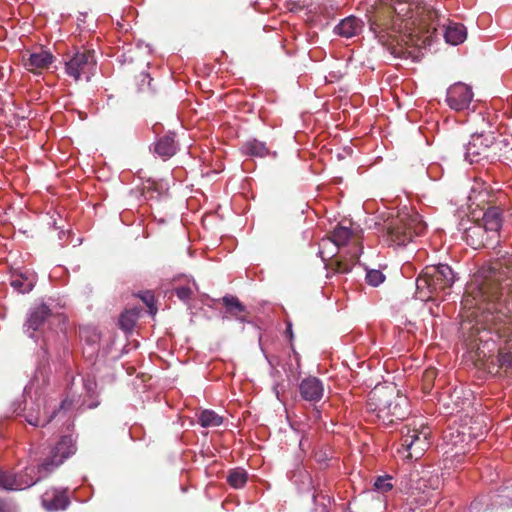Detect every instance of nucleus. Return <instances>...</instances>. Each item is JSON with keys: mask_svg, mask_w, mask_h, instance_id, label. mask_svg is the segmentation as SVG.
<instances>
[{"mask_svg": "<svg viewBox=\"0 0 512 512\" xmlns=\"http://www.w3.org/2000/svg\"><path fill=\"white\" fill-rule=\"evenodd\" d=\"M414 10L407 1L397 0L392 4L381 6L370 18V29L383 45L401 46L406 43L404 30L415 25Z\"/></svg>", "mask_w": 512, "mask_h": 512, "instance_id": "1", "label": "nucleus"}, {"mask_svg": "<svg viewBox=\"0 0 512 512\" xmlns=\"http://www.w3.org/2000/svg\"><path fill=\"white\" fill-rule=\"evenodd\" d=\"M367 410L383 425L404 420L410 413L409 399L394 388H375L369 394Z\"/></svg>", "mask_w": 512, "mask_h": 512, "instance_id": "2", "label": "nucleus"}, {"mask_svg": "<svg viewBox=\"0 0 512 512\" xmlns=\"http://www.w3.org/2000/svg\"><path fill=\"white\" fill-rule=\"evenodd\" d=\"M495 312L490 308H485L480 312L478 322L484 325L485 329L495 332L501 344L498 353V365L506 373L512 374V316L503 309L493 306Z\"/></svg>", "mask_w": 512, "mask_h": 512, "instance_id": "3", "label": "nucleus"}, {"mask_svg": "<svg viewBox=\"0 0 512 512\" xmlns=\"http://www.w3.org/2000/svg\"><path fill=\"white\" fill-rule=\"evenodd\" d=\"M329 238L337 249L344 246L349 247L344 255L345 260L332 261L330 264L337 273H349L362 252L361 231L340 223L334 228Z\"/></svg>", "mask_w": 512, "mask_h": 512, "instance_id": "4", "label": "nucleus"}, {"mask_svg": "<svg viewBox=\"0 0 512 512\" xmlns=\"http://www.w3.org/2000/svg\"><path fill=\"white\" fill-rule=\"evenodd\" d=\"M455 275L446 264L426 266L416 279V296L421 301L445 292L454 283Z\"/></svg>", "mask_w": 512, "mask_h": 512, "instance_id": "5", "label": "nucleus"}, {"mask_svg": "<svg viewBox=\"0 0 512 512\" xmlns=\"http://www.w3.org/2000/svg\"><path fill=\"white\" fill-rule=\"evenodd\" d=\"M387 241L395 246H406L426 230V223L415 211H402L387 224Z\"/></svg>", "mask_w": 512, "mask_h": 512, "instance_id": "6", "label": "nucleus"}, {"mask_svg": "<svg viewBox=\"0 0 512 512\" xmlns=\"http://www.w3.org/2000/svg\"><path fill=\"white\" fill-rule=\"evenodd\" d=\"M431 431L423 423L413 421L401 430V447L399 452H406V458L419 459L430 447Z\"/></svg>", "mask_w": 512, "mask_h": 512, "instance_id": "7", "label": "nucleus"}, {"mask_svg": "<svg viewBox=\"0 0 512 512\" xmlns=\"http://www.w3.org/2000/svg\"><path fill=\"white\" fill-rule=\"evenodd\" d=\"M97 61L93 50L76 51L64 58V69L68 77L74 81H90L95 74Z\"/></svg>", "mask_w": 512, "mask_h": 512, "instance_id": "8", "label": "nucleus"}, {"mask_svg": "<svg viewBox=\"0 0 512 512\" xmlns=\"http://www.w3.org/2000/svg\"><path fill=\"white\" fill-rule=\"evenodd\" d=\"M76 444L72 435H64L60 437L49 448V452L45 460L39 465L38 470L51 472L60 466L67 458L75 454Z\"/></svg>", "mask_w": 512, "mask_h": 512, "instance_id": "9", "label": "nucleus"}, {"mask_svg": "<svg viewBox=\"0 0 512 512\" xmlns=\"http://www.w3.org/2000/svg\"><path fill=\"white\" fill-rule=\"evenodd\" d=\"M496 138L493 132L474 133L466 145L465 159L470 163H479L492 156Z\"/></svg>", "mask_w": 512, "mask_h": 512, "instance_id": "10", "label": "nucleus"}, {"mask_svg": "<svg viewBox=\"0 0 512 512\" xmlns=\"http://www.w3.org/2000/svg\"><path fill=\"white\" fill-rule=\"evenodd\" d=\"M38 468L39 465H31L25 467L19 474L7 472L8 490H23L29 488L50 473L45 470L39 471Z\"/></svg>", "mask_w": 512, "mask_h": 512, "instance_id": "11", "label": "nucleus"}, {"mask_svg": "<svg viewBox=\"0 0 512 512\" xmlns=\"http://www.w3.org/2000/svg\"><path fill=\"white\" fill-rule=\"evenodd\" d=\"M473 99L471 88L463 83H456L447 90L446 102L455 111L468 109Z\"/></svg>", "mask_w": 512, "mask_h": 512, "instance_id": "12", "label": "nucleus"}, {"mask_svg": "<svg viewBox=\"0 0 512 512\" xmlns=\"http://www.w3.org/2000/svg\"><path fill=\"white\" fill-rule=\"evenodd\" d=\"M41 503L44 509L50 512L65 510L70 504L68 491L55 487L48 488L41 496Z\"/></svg>", "mask_w": 512, "mask_h": 512, "instance_id": "13", "label": "nucleus"}, {"mask_svg": "<svg viewBox=\"0 0 512 512\" xmlns=\"http://www.w3.org/2000/svg\"><path fill=\"white\" fill-rule=\"evenodd\" d=\"M225 308L224 318H234L241 323H249L250 313L246 306L234 295L227 294L221 299Z\"/></svg>", "mask_w": 512, "mask_h": 512, "instance_id": "14", "label": "nucleus"}, {"mask_svg": "<svg viewBox=\"0 0 512 512\" xmlns=\"http://www.w3.org/2000/svg\"><path fill=\"white\" fill-rule=\"evenodd\" d=\"M299 393L303 400L310 403H316L323 397V383L317 377H306L299 383Z\"/></svg>", "mask_w": 512, "mask_h": 512, "instance_id": "15", "label": "nucleus"}, {"mask_svg": "<svg viewBox=\"0 0 512 512\" xmlns=\"http://www.w3.org/2000/svg\"><path fill=\"white\" fill-rule=\"evenodd\" d=\"M44 405V412L41 414L40 410L37 409L36 412L32 410H27L25 414L26 421L35 427H43L47 425L56 415V404L51 400H42ZM37 408L40 407V402L37 404Z\"/></svg>", "mask_w": 512, "mask_h": 512, "instance_id": "16", "label": "nucleus"}, {"mask_svg": "<svg viewBox=\"0 0 512 512\" xmlns=\"http://www.w3.org/2000/svg\"><path fill=\"white\" fill-rule=\"evenodd\" d=\"M464 239L468 245L474 249H479L489 245V240H493L494 238H491L490 232L481 224L474 223L465 229Z\"/></svg>", "mask_w": 512, "mask_h": 512, "instance_id": "17", "label": "nucleus"}, {"mask_svg": "<svg viewBox=\"0 0 512 512\" xmlns=\"http://www.w3.org/2000/svg\"><path fill=\"white\" fill-rule=\"evenodd\" d=\"M54 56L45 50L30 53L28 58H24V66L33 73H40L42 70L48 69L53 63Z\"/></svg>", "mask_w": 512, "mask_h": 512, "instance_id": "18", "label": "nucleus"}, {"mask_svg": "<svg viewBox=\"0 0 512 512\" xmlns=\"http://www.w3.org/2000/svg\"><path fill=\"white\" fill-rule=\"evenodd\" d=\"M364 27V22L356 16H348L342 19L334 28V33L344 38H352L359 35Z\"/></svg>", "mask_w": 512, "mask_h": 512, "instance_id": "19", "label": "nucleus"}, {"mask_svg": "<svg viewBox=\"0 0 512 512\" xmlns=\"http://www.w3.org/2000/svg\"><path fill=\"white\" fill-rule=\"evenodd\" d=\"M482 226L490 232L491 238H497L502 226V209L497 206H489L483 214Z\"/></svg>", "mask_w": 512, "mask_h": 512, "instance_id": "20", "label": "nucleus"}, {"mask_svg": "<svg viewBox=\"0 0 512 512\" xmlns=\"http://www.w3.org/2000/svg\"><path fill=\"white\" fill-rule=\"evenodd\" d=\"M50 316L51 311L47 305L41 304L34 308L26 321L27 330L32 332L39 330Z\"/></svg>", "mask_w": 512, "mask_h": 512, "instance_id": "21", "label": "nucleus"}, {"mask_svg": "<svg viewBox=\"0 0 512 512\" xmlns=\"http://www.w3.org/2000/svg\"><path fill=\"white\" fill-rule=\"evenodd\" d=\"M319 256L325 262V267L333 272L337 273L333 267L330 265L332 261L337 260H345V256H341L340 258H334L336 255V247L334 243L330 240V238H324L319 243Z\"/></svg>", "mask_w": 512, "mask_h": 512, "instance_id": "22", "label": "nucleus"}, {"mask_svg": "<svg viewBox=\"0 0 512 512\" xmlns=\"http://www.w3.org/2000/svg\"><path fill=\"white\" fill-rule=\"evenodd\" d=\"M177 150L175 140L170 135H164L159 138L154 144V153H156L163 160L171 158Z\"/></svg>", "mask_w": 512, "mask_h": 512, "instance_id": "23", "label": "nucleus"}, {"mask_svg": "<svg viewBox=\"0 0 512 512\" xmlns=\"http://www.w3.org/2000/svg\"><path fill=\"white\" fill-rule=\"evenodd\" d=\"M36 284V275L32 272L15 274L11 280V286L20 293L30 292Z\"/></svg>", "mask_w": 512, "mask_h": 512, "instance_id": "24", "label": "nucleus"}, {"mask_svg": "<svg viewBox=\"0 0 512 512\" xmlns=\"http://www.w3.org/2000/svg\"><path fill=\"white\" fill-rule=\"evenodd\" d=\"M466 28L459 23H450L444 26V38L447 43L458 45L466 39Z\"/></svg>", "mask_w": 512, "mask_h": 512, "instance_id": "25", "label": "nucleus"}, {"mask_svg": "<svg viewBox=\"0 0 512 512\" xmlns=\"http://www.w3.org/2000/svg\"><path fill=\"white\" fill-rule=\"evenodd\" d=\"M241 151L245 155L255 157H265L269 154V148L266 146V144L264 142L258 141L257 139L246 141L242 145Z\"/></svg>", "mask_w": 512, "mask_h": 512, "instance_id": "26", "label": "nucleus"}, {"mask_svg": "<svg viewBox=\"0 0 512 512\" xmlns=\"http://www.w3.org/2000/svg\"><path fill=\"white\" fill-rule=\"evenodd\" d=\"M140 308L133 307L126 309L119 318L120 328L124 331L130 332L136 325V322L140 315Z\"/></svg>", "mask_w": 512, "mask_h": 512, "instance_id": "27", "label": "nucleus"}, {"mask_svg": "<svg viewBox=\"0 0 512 512\" xmlns=\"http://www.w3.org/2000/svg\"><path fill=\"white\" fill-rule=\"evenodd\" d=\"M247 472L242 468H236L229 472L227 482L235 489L244 487L247 482Z\"/></svg>", "mask_w": 512, "mask_h": 512, "instance_id": "28", "label": "nucleus"}, {"mask_svg": "<svg viewBox=\"0 0 512 512\" xmlns=\"http://www.w3.org/2000/svg\"><path fill=\"white\" fill-rule=\"evenodd\" d=\"M199 422L203 427H217L223 423V417L213 410H204L199 415Z\"/></svg>", "mask_w": 512, "mask_h": 512, "instance_id": "29", "label": "nucleus"}, {"mask_svg": "<svg viewBox=\"0 0 512 512\" xmlns=\"http://www.w3.org/2000/svg\"><path fill=\"white\" fill-rule=\"evenodd\" d=\"M497 497L499 498L497 503L500 505L512 506V481H508L500 488Z\"/></svg>", "mask_w": 512, "mask_h": 512, "instance_id": "30", "label": "nucleus"}, {"mask_svg": "<svg viewBox=\"0 0 512 512\" xmlns=\"http://www.w3.org/2000/svg\"><path fill=\"white\" fill-rule=\"evenodd\" d=\"M148 307L149 314L154 317L157 313V307L155 305V296L152 291H144L137 295Z\"/></svg>", "mask_w": 512, "mask_h": 512, "instance_id": "31", "label": "nucleus"}, {"mask_svg": "<svg viewBox=\"0 0 512 512\" xmlns=\"http://www.w3.org/2000/svg\"><path fill=\"white\" fill-rule=\"evenodd\" d=\"M174 292L185 303L189 302L193 296V289L190 285L177 286L174 288Z\"/></svg>", "mask_w": 512, "mask_h": 512, "instance_id": "32", "label": "nucleus"}, {"mask_svg": "<svg viewBox=\"0 0 512 512\" xmlns=\"http://www.w3.org/2000/svg\"><path fill=\"white\" fill-rule=\"evenodd\" d=\"M391 480L392 478L389 476L378 477L374 482V487L377 491L381 493H386L393 488Z\"/></svg>", "mask_w": 512, "mask_h": 512, "instance_id": "33", "label": "nucleus"}, {"mask_svg": "<svg viewBox=\"0 0 512 512\" xmlns=\"http://www.w3.org/2000/svg\"><path fill=\"white\" fill-rule=\"evenodd\" d=\"M385 279L383 273L379 270H370L366 274V281L372 286L380 285Z\"/></svg>", "mask_w": 512, "mask_h": 512, "instance_id": "34", "label": "nucleus"}, {"mask_svg": "<svg viewBox=\"0 0 512 512\" xmlns=\"http://www.w3.org/2000/svg\"><path fill=\"white\" fill-rule=\"evenodd\" d=\"M153 193V192H158V184L155 182V181H150L148 180L147 183L144 185L143 187V193L145 195L149 194V193ZM150 197L152 198L153 195L150 194Z\"/></svg>", "mask_w": 512, "mask_h": 512, "instance_id": "35", "label": "nucleus"}, {"mask_svg": "<svg viewBox=\"0 0 512 512\" xmlns=\"http://www.w3.org/2000/svg\"><path fill=\"white\" fill-rule=\"evenodd\" d=\"M0 512H17L16 507L4 499H0Z\"/></svg>", "mask_w": 512, "mask_h": 512, "instance_id": "36", "label": "nucleus"}, {"mask_svg": "<svg viewBox=\"0 0 512 512\" xmlns=\"http://www.w3.org/2000/svg\"><path fill=\"white\" fill-rule=\"evenodd\" d=\"M0 489L8 490L7 471L0 470Z\"/></svg>", "mask_w": 512, "mask_h": 512, "instance_id": "37", "label": "nucleus"}, {"mask_svg": "<svg viewBox=\"0 0 512 512\" xmlns=\"http://www.w3.org/2000/svg\"><path fill=\"white\" fill-rule=\"evenodd\" d=\"M139 78H140V82H141V87H140L141 90L143 89L144 83H147V86H150L152 79L150 78L148 73H145V72L141 73L139 75Z\"/></svg>", "mask_w": 512, "mask_h": 512, "instance_id": "38", "label": "nucleus"}, {"mask_svg": "<svg viewBox=\"0 0 512 512\" xmlns=\"http://www.w3.org/2000/svg\"><path fill=\"white\" fill-rule=\"evenodd\" d=\"M72 406V401L69 400V399H64L61 401L60 405H59V409L61 410H67L69 409L70 407Z\"/></svg>", "mask_w": 512, "mask_h": 512, "instance_id": "39", "label": "nucleus"}, {"mask_svg": "<svg viewBox=\"0 0 512 512\" xmlns=\"http://www.w3.org/2000/svg\"><path fill=\"white\" fill-rule=\"evenodd\" d=\"M435 375H436L435 369H427L424 373V378L427 380L428 379L430 380V379H433L435 377Z\"/></svg>", "mask_w": 512, "mask_h": 512, "instance_id": "40", "label": "nucleus"}, {"mask_svg": "<svg viewBox=\"0 0 512 512\" xmlns=\"http://www.w3.org/2000/svg\"><path fill=\"white\" fill-rule=\"evenodd\" d=\"M481 195V193L479 194H475V191H473V194L469 197L470 200H472L473 202L478 200V197Z\"/></svg>", "mask_w": 512, "mask_h": 512, "instance_id": "41", "label": "nucleus"}, {"mask_svg": "<svg viewBox=\"0 0 512 512\" xmlns=\"http://www.w3.org/2000/svg\"><path fill=\"white\" fill-rule=\"evenodd\" d=\"M286 333H287L290 337H292V326H291V324H288L287 329H286Z\"/></svg>", "mask_w": 512, "mask_h": 512, "instance_id": "42", "label": "nucleus"}]
</instances>
